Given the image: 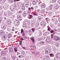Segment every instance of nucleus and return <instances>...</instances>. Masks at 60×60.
<instances>
[{
	"label": "nucleus",
	"mask_w": 60,
	"mask_h": 60,
	"mask_svg": "<svg viewBox=\"0 0 60 60\" xmlns=\"http://www.w3.org/2000/svg\"><path fill=\"white\" fill-rule=\"evenodd\" d=\"M33 16H38V15L36 14L34 12L33 14Z\"/></svg>",
	"instance_id": "obj_31"
},
{
	"label": "nucleus",
	"mask_w": 60,
	"mask_h": 60,
	"mask_svg": "<svg viewBox=\"0 0 60 60\" xmlns=\"http://www.w3.org/2000/svg\"><path fill=\"white\" fill-rule=\"evenodd\" d=\"M7 30L8 31V32H10L11 31V29L9 28H7Z\"/></svg>",
	"instance_id": "obj_34"
},
{
	"label": "nucleus",
	"mask_w": 60,
	"mask_h": 60,
	"mask_svg": "<svg viewBox=\"0 0 60 60\" xmlns=\"http://www.w3.org/2000/svg\"><path fill=\"white\" fill-rule=\"evenodd\" d=\"M45 20L46 22H48V21H49H49H50V20L49 19V18H46Z\"/></svg>",
	"instance_id": "obj_20"
},
{
	"label": "nucleus",
	"mask_w": 60,
	"mask_h": 60,
	"mask_svg": "<svg viewBox=\"0 0 60 60\" xmlns=\"http://www.w3.org/2000/svg\"><path fill=\"white\" fill-rule=\"evenodd\" d=\"M30 39L32 40L33 42H34V38H30Z\"/></svg>",
	"instance_id": "obj_25"
},
{
	"label": "nucleus",
	"mask_w": 60,
	"mask_h": 60,
	"mask_svg": "<svg viewBox=\"0 0 60 60\" xmlns=\"http://www.w3.org/2000/svg\"><path fill=\"white\" fill-rule=\"evenodd\" d=\"M11 10H14V6H11L10 7Z\"/></svg>",
	"instance_id": "obj_18"
},
{
	"label": "nucleus",
	"mask_w": 60,
	"mask_h": 60,
	"mask_svg": "<svg viewBox=\"0 0 60 60\" xmlns=\"http://www.w3.org/2000/svg\"><path fill=\"white\" fill-rule=\"evenodd\" d=\"M6 52L5 51H3L1 52V56H3V55H4V54H5Z\"/></svg>",
	"instance_id": "obj_16"
},
{
	"label": "nucleus",
	"mask_w": 60,
	"mask_h": 60,
	"mask_svg": "<svg viewBox=\"0 0 60 60\" xmlns=\"http://www.w3.org/2000/svg\"><path fill=\"white\" fill-rule=\"evenodd\" d=\"M1 12L2 13H3L4 12V11L3 10H2Z\"/></svg>",
	"instance_id": "obj_60"
},
{
	"label": "nucleus",
	"mask_w": 60,
	"mask_h": 60,
	"mask_svg": "<svg viewBox=\"0 0 60 60\" xmlns=\"http://www.w3.org/2000/svg\"><path fill=\"white\" fill-rule=\"evenodd\" d=\"M12 34L13 33L11 32L9 33L8 34V38H10L11 37H12Z\"/></svg>",
	"instance_id": "obj_4"
},
{
	"label": "nucleus",
	"mask_w": 60,
	"mask_h": 60,
	"mask_svg": "<svg viewBox=\"0 0 60 60\" xmlns=\"http://www.w3.org/2000/svg\"><path fill=\"white\" fill-rule=\"evenodd\" d=\"M26 15H25L24 14H23V17H25Z\"/></svg>",
	"instance_id": "obj_63"
},
{
	"label": "nucleus",
	"mask_w": 60,
	"mask_h": 60,
	"mask_svg": "<svg viewBox=\"0 0 60 60\" xmlns=\"http://www.w3.org/2000/svg\"><path fill=\"white\" fill-rule=\"evenodd\" d=\"M38 1V0H34L32 2V3L33 4L36 5V3Z\"/></svg>",
	"instance_id": "obj_5"
},
{
	"label": "nucleus",
	"mask_w": 60,
	"mask_h": 60,
	"mask_svg": "<svg viewBox=\"0 0 60 60\" xmlns=\"http://www.w3.org/2000/svg\"><path fill=\"white\" fill-rule=\"evenodd\" d=\"M58 8V5L56 4L55 6H54L53 9L55 11H56V10H57Z\"/></svg>",
	"instance_id": "obj_3"
},
{
	"label": "nucleus",
	"mask_w": 60,
	"mask_h": 60,
	"mask_svg": "<svg viewBox=\"0 0 60 60\" xmlns=\"http://www.w3.org/2000/svg\"><path fill=\"white\" fill-rule=\"evenodd\" d=\"M33 15H30L29 17V19H32L33 18Z\"/></svg>",
	"instance_id": "obj_21"
},
{
	"label": "nucleus",
	"mask_w": 60,
	"mask_h": 60,
	"mask_svg": "<svg viewBox=\"0 0 60 60\" xmlns=\"http://www.w3.org/2000/svg\"><path fill=\"white\" fill-rule=\"evenodd\" d=\"M56 0H52V2L53 3H54L56 2Z\"/></svg>",
	"instance_id": "obj_38"
},
{
	"label": "nucleus",
	"mask_w": 60,
	"mask_h": 60,
	"mask_svg": "<svg viewBox=\"0 0 60 60\" xmlns=\"http://www.w3.org/2000/svg\"><path fill=\"white\" fill-rule=\"evenodd\" d=\"M9 1L11 3H12L13 2V0H9Z\"/></svg>",
	"instance_id": "obj_41"
},
{
	"label": "nucleus",
	"mask_w": 60,
	"mask_h": 60,
	"mask_svg": "<svg viewBox=\"0 0 60 60\" xmlns=\"http://www.w3.org/2000/svg\"><path fill=\"white\" fill-rule=\"evenodd\" d=\"M23 27H26V26L25 25V24H24V23H23Z\"/></svg>",
	"instance_id": "obj_50"
},
{
	"label": "nucleus",
	"mask_w": 60,
	"mask_h": 60,
	"mask_svg": "<svg viewBox=\"0 0 60 60\" xmlns=\"http://www.w3.org/2000/svg\"><path fill=\"white\" fill-rule=\"evenodd\" d=\"M9 16H11V15H12V13H11V12H9Z\"/></svg>",
	"instance_id": "obj_44"
},
{
	"label": "nucleus",
	"mask_w": 60,
	"mask_h": 60,
	"mask_svg": "<svg viewBox=\"0 0 60 60\" xmlns=\"http://www.w3.org/2000/svg\"><path fill=\"white\" fill-rule=\"evenodd\" d=\"M57 3L60 5V0H58L57 1Z\"/></svg>",
	"instance_id": "obj_51"
},
{
	"label": "nucleus",
	"mask_w": 60,
	"mask_h": 60,
	"mask_svg": "<svg viewBox=\"0 0 60 60\" xmlns=\"http://www.w3.org/2000/svg\"><path fill=\"white\" fill-rule=\"evenodd\" d=\"M31 30L33 32V33H34V28H32Z\"/></svg>",
	"instance_id": "obj_45"
},
{
	"label": "nucleus",
	"mask_w": 60,
	"mask_h": 60,
	"mask_svg": "<svg viewBox=\"0 0 60 60\" xmlns=\"http://www.w3.org/2000/svg\"><path fill=\"white\" fill-rule=\"evenodd\" d=\"M45 57H46L47 58H49V56H46Z\"/></svg>",
	"instance_id": "obj_62"
},
{
	"label": "nucleus",
	"mask_w": 60,
	"mask_h": 60,
	"mask_svg": "<svg viewBox=\"0 0 60 60\" xmlns=\"http://www.w3.org/2000/svg\"><path fill=\"white\" fill-rule=\"evenodd\" d=\"M41 7L42 9L45 8L46 7V5L44 4H42L41 5Z\"/></svg>",
	"instance_id": "obj_8"
},
{
	"label": "nucleus",
	"mask_w": 60,
	"mask_h": 60,
	"mask_svg": "<svg viewBox=\"0 0 60 60\" xmlns=\"http://www.w3.org/2000/svg\"><path fill=\"white\" fill-rule=\"evenodd\" d=\"M52 12H49V13L48 14L49 15H51L52 14Z\"/></svg>",
	"instance_id": "obj_40"
},
{
	"label": "nucleus",
	"mask_w": 60,
	"mask_h": 60,
	"mask_svg": "<svg viewBox=\"0 0 60 60\" xmlns=\"http://www.w3.org/2000/svg\"><path fill=\"white\" fill-rule=\"evenodd\" d=\"M6 58H4L3 59V60H6Z\"/></svg>",
	"instance_id": "obj_57"
},
{
	"label": "nucleus",
	"mask_w": 60,
	"mask_h": 60,
	"mask_svg": "<svg viewBox=\"0 0 60 60\" xmlns=\"http://www.w3.org/2000/svg\"><path fill=\"white\" fill-rule=\"evenodd\" d=\"M4 50L6 53V52H8V50L6 48H5V49H4Z\"/></svg>",
	"instance_id": "obj_30"
},
{
	"label": "nucleus",
	"mask_w": 60,
	"mask_h": 60,
	"mask_svg": "<svg viewBox=\"0 0 60 60\" xmlns=\"http://www.w3.org/2000/svg\"><path fill=\"white\" fill-rule=\"evenodd\" d=\"M50 53V50L49 49H48L46 51H45V54L48 55Z\"/></svg>",
	"instance_id": "obj_6"
},
{
	"label": "nucleus",
	"mask_w": 60,
	"mask_h": 60,
	"mask_svg": "<svg viewBox=\"0 0 60 60\" xmlns=\"http://www.w3.org/2000/svg\"><path fill=\"white\" fill-rule=\"evenodd\" d=\"M57 22H58V21H57V20H56L55 21V23H57Z\"/></svg>",
	"instance_id": "obj_61"
},
{
	"label": "nucleus",
	"mask_w": 60,
	"mask_h": 60,
	"mask_svg": "<svg viewBox=\"0 0 60 60\" xmlns=\"http://www.w3.org/2000/svg\"><path fill=\"white\" fill-rule=\"evenodd\" d=\"M11 10L12 13H15V10H14V9Z\"/></svg>",
	"instance_id": "obj_33"
},
{
	"label": "nucleus",
	"mask_w": 60,
	"mask_h": 60,
	"mask_svg": "<svg viewBox=\"0 0 60 60\" xmlns=\"http://www.w3.org/2000/svg\"><path fill=\"white\" fill-rule=\"evenodd\" d=\"M41 25L43 26H45L46 25V23L44 22H41Z\"/></svg>",
	"instance_id": "obj_7"
},
{
	"label": "nucleus",
	"mask_w": 60,
	"mask_h": 60,
	"mask_svg": "<svg viewBox=\"0 0 60 60\" xmlns=\"http://www.w3.org/2000/svg\"><path fill=\"white\" fill-rule=\"evenodd\" d=\"M19 1V0H14V2H16V1Z\"/></svg>",
	"instance_id": "obj_56"
},
{
	"label": "nucleus",
	"mask_w": 60,
	"mask_h": 60,
	"mask_svg": "<svg viewBox=\"0 0 60 60\" xmlns=\"http://www.w3.org/2000/svg\"><path fill=\"white\" fill-rule=\"evenodd\" d=\"M42 39H43V38H38V40L39 41H40L42 40Z\"/></svg>",
	"instance_id": "obj_35"
},
{
	"label": "nucleus",
	"mask_w": 60,
	"mask_h": 60,
	"mask_svg": "<svg viewBox=\"0 0 60 60\" xmlns=\"http://www.w3.org/2000/svg\"><path fill=\"white\" fill-rule=\"evenodd\" d=\"M17 4L18 5V6H19V5L20 4H19V3H17Z\"/></svg>",
	"instance_id": "obj_58"
},
{
	"label": "nucleus",
	"mask_w": 60,
	"mask_h": 60,
	"mask_svg": "<svg viewBox=\"0 0 60 60\" xmlns=\"http://www.w3.org/2000/svg\"><path fill=\"white\" fill-rule=\"evenodd\" d=\"M56 57L57 58L59 59L60 58V53H57L56 55Z\"/></svg>",
	"instance_id": "obj_10"
},
{
	"label": "nucleus",
	"mask_w": 60,
	"mask_h": 60,
	"mask_svg": "<svg viewBox=\"0 0 60 60\" xmlns=\"http://www.w3.org/2000/svg\"><path fill=\"white\" fill-rule=\"evenodd\" d=\"M14 50H15V52H17V49L15 48H14Z\"/></svg>",
	"instance_id": "obj_49"
},
{
	"label": "nucleus",
	"mask_w": 60,
	"mask_h": 60,
	"mask_svg": "<svg viewBox=\"0 0 60 60\" xmlns=\"http://www.w3.org/2000/svg\"><path fill=\"white\" fill-rule=\"evenodd\" d=\"M22 41H19V45H20L21 46L22 45Z\"/></svg>",
	"instance_id": "obj_39"
},
{
	"label": "nucleus",
	"mask_w": 60,
	"mask_h": 60,
	"mask_svg": "<svg viewBox=\"0 0 60 60\" xmlns=\"http://www.w3.org/2000/svg\"><path fill=\"white\" fill-rule=\"evenodd\" d=\"M17 18L19 20H20V21H21V20H22V18H21V17L20 15L18 16L17 17Z\"/></svg>",
	"instance_id": "obj_12"
},
{
	"label": "nucleus",
	"mask_w": 60,
	"mask_h": 60,
	"mask_svg": "<svg viewBox=\"0 0 60 60\" xmlns=\"http://www.w3.org/2000/svg\"><path fill=\"white\" fill-rule=\"evenodd\" d=\"M3 35L2 38V40H6V36L5 35Z\"/></svg>",
	"instance_id": "obj_17"
},
{
	"label": "nucleus",
	"mask_w": 60,
	"mask_h": 60,
	"mask_svg": "<svg viewBox=\"0 0 60 60\" xmlns=\"http://www.w3.org/2000/svg\"><path fill=\"white\" fill-rule=\"evenodd\" d=\"M59 43H56L55 44V45L56 46H59Z\"/></svg>",
	"instance_id": "obj_42"
},
{
	"label": "nucleus",
	"mask_w": 60,
	"mask_h": 60,
	"mask_svg": "<svg viewBox=\"0 0 60 60\" xmlns=\"http://www.w3.org/2000/svg\"><path fill=\"white\" fill-rule=\"evenodd\" d=\"M41 45H43L44 44V41H41L40 42Z\"/></svg>",
	"instance_id": "obj_24"
},
{
	"label": "nucleus",
	"mask_w": 60,
	"mask_h": 60,
	"mask_svg": "<svg viewBox=\"0 0 60 60\" xmlns=\"http://www.w3.org/2000/svg\"><path fill=\"white\" fill-rule=\"evenodd\" d=\"M16 58V57L15 56H14L12 57V58L13 59V60H15V59Z\"/></svg>",
	"instance_id": "obj_32"
},
{
	"label": "nucleus",
	"mask_w": 60,
	"mask_h": 60,
	"mask_svg": "<svg viewBox=\"0 0 60 60\" xmlns=\"http://www.w3.org/2000/svg\"><path fill=\"white\" fill-rule=\"evenodd\" d=\"M55 30L57 31V32H60V29H58L57 30L55 29Z\"/></svg>",
	"instance_id": "obj_36"
},
{
	"label": "nucleus",
	"mask_w": 60,
	"mask_h": 60,
	"mask_svg": "<svg viewBox=\"0 0 60 60\" xmlns=\"http://www.w3.org/2000/svg\"><path fill=\"white\" fill-rule=\"evenodd\" d=\"M60 40V38L58 37H57V41H59V40Z\"/></svg>",
	"instance_id": "obj_48"
},
{
	"label": "nucleus",
	"mask_w": 60,
	"mask_h": 60,
	"mask_svg": "<svg viewBox=\"0 0 60 60\" xmlns=\"http://www.w3.org/2000/svg\"><path fill=\"white\" fill-rule=\"evenodd\" d=\"M46 42L47 43H49V41H46Z\"/></svg>",
	"instance_id": "obj_53"
},
{
	"label": "nucleus",
	"mask_w": 60,
	"mask_h": 60,
	"mask_svg": "<svg viewBox=\"0 0 60 60\" xmlns=\"http://www.w3.org/2000/svg\"><path fill=\"white\" fill-rule=\"evenodd\" d=\"M43 60H48L47 58L45 57H44L43 58Z\"/></svg>",
	"instance_id": "obj_47"
},
{
	"label": "nucleus",
	"mask_w": 60,
	"mask_h": 60,
	"mask_svg": "<svg viewBox=\"0 0 60 60\" xmlns=\"http://www.w3.org/2000/svg\"><path fill=\"white\" fill-rule=\"evenodd\" d=\"M14 24L15 26H19V21L17 19L15 20V21L14 22Z\"/></svg>",
	"instance_id": "obj_2"
},
{
	"label": "nucleus",
	"mask_w": 60,
	"mask_h": 60,
	"mask_svg": "<svg viewBox=\"0 0 60 60\" xmlns=\"http://www.w3.org/2000/svg\"><path fill=\"white\" fill-rule=\"evenodd\" d=\"M25 3L26 4H25L26 6L27 7V6H26V5H28V1L27 0H26V1Z\"/></svg>",
	"instance_id": "obj_13"
},
{
	"label": "nucleus",
	"mask_w": 60,
	"mask_h": 60,
	"mask_svg": "<svg viewBox=\"0 0 60 60\" xmlns=\"http://www.w3.org/2000/svg\"><path fill=\"white\" fill-rule=\"evenodd\" d=\"M36 25L37 26H38L39 25V24H36Z\"/></svg>",
	"instance_id": "obj_54"
},
{
	"label": "nucleus",
	"mask_w": 60,
	"mask_h": 60,
	"mask_svg": "<svg viewBox=\"0 0 60 60\" xmlns=\"http://www.w3.org/2000/svg\"><path fill=\"white\" fill-rule=\"evenodd\" d=\"M53 7V5H50L49 7H48V10H51L52 9V7Z\"/></svg>",
	"instance_id": "obj_15"
},
{
	"label": "nucleus",
	"mask_w": 60,
	"mask_h": 60,
	"mask_svg": "<svg viewBox=\"0 0 60 60\" xmlns=\"http://www.w3.org/2000/svg\"><path fill=\"white\" fill-rule=\"evenodd\" d=\"M4 34V33L3 32V31L2 30H0V35H3Z\"/></svg>",
	"instance_id": "obj_22"
},
{
	"label": "nucleus",
	"mask_w": 60,
	"mask_h": 60,
	"mask_svg": "<svg viewBox=\"0 0 60 60\" xmlns=\"http://www.w3.org/2000/svg\"><path fill=\"white\" fill-rule=\"evenodd\" d=\"M50 55L51 57H53L54 56V54L52 53L50 54Z\"/></svg>",
	"instance_id": "obj_29"
},
{
	"label": "nucleus",
	"mask_w": 60,
	"mask_h": 60,
	"mask_svg": "<svg viewBox=\"0 0 60 60\" xmlns=\"http://www.w3.org/2000/svg\"><path fill=\"white\" fill-rule=\"evenodd\" d=\"M34 7H32L31 8H29L28 9V11H27V13H30L32 11H34Z\"/></svg>",
	"instance_id": "obj_1"
},
{
	"label": "nucleus",
	"mask_w": 60,
	"mask_h": 60,
	"mask_svg": "<svg viewBox=\"0 0 60 60\" xmlns=\"http://www.w3.org/2000/svg\"><path fill=\"white\" fill-rule=\"evenodd\" d=\"M39 54V52H36L35 53V55H36L37 54Z\"/></svg>",
	"instance_id": "obj_59"
},
{
	"label": "nucleus",
	"mask_w": 60,
	"mask_h": 60,
	"mask_svg": "<svg viewBox=\"0 0 60 60\" xmlns=\"http://www.w3.org/2000/svg\"><path fill=\"white\" fill-rule=\"evenodd\" d=\"M2 28L3 30H5L6 28V26H3L2 27Z\"/></svg>",
	"instance_id": "obj_23"
},
{
	"label": "nucleus",
	"mask_w": 60,
	"mask_h": 60,
	"mask_svg": "<svg viewBox=\"0 0 60 60\" xmlns=\"http://www.w3.org/2000/svg\"><path fill=\"white\" fill-rule=\"evenodd\" d=\"M40 12L41 14H44L45 13V11L44 10H41L40 11Z\"/></svg>",
	"instance_id": "obj_11"
},
{
	"label": "nucleus",
	"mask_w": 60,
	"mask_h": 60,
	"mask_svg": "<svg viewBox=\"0 0 60 60\" xmlns=\"http://www.w3.org/2000/svg\"><path fill=\"white\" fill-rule=\"evenodd\" d=\"M7 23L8 25H11V20H10L9 21H8L7 22Z\"/></svg>",
	"instance_id": "obj_14"
},
{
	"label": "nucleus",
	"mask_w": 60,
	"mask_h": 60,
	"mask_svg": "<svg viewBox=\"0 0 60 60\" xmlns=\"http://www.w3.org/2000/svg\"><path fill=\"white\" fill-rule=\"evenodd\" d=\"M23 24H28V21H25V22H23Z\"/></svg>",
	"instance_id": "obj_27"
},
{
	"label": "nucleus",
	"mask_w": 60,
	"mask_h": 60,
	"mask_svg": "<svg viewBox=\"0 0 60 60\" xmlns=\"http://www.w3.org/2000/svg\"><path fill=\"white\" fill-rule=\"evenodd\" d=\"M32 52L33 54H35V52H34V51H32Z\"/></svg>",
	"instance_id": "obj_64"
},
{
	"label": "nucleus",
	"mask_w": 60,
	"mask_h": 60,
	"mask_svg": "<svg viewBox=\"0 0 60 60\" xmlns=\"http://www.w3.org/2000/svg\"><path fill=\"white\" fill-rule=\"evenodd\" d=\"M57 37H55L54 38V40H55V41H57Z\"/></svg>",
	"instance_id": "obj_28"
},
{
	"label": "nucleus",
	"mask_w": 60,
	"mask_h": 60,
	"mask_svg": "<svg viewBox=\"0 0 60 60\" xmlns=\"http://www.w3.org/2000/svg\"><path fill=\"white\" fill-rule=\"evenodd\" d=\"M49 40H50V38H47L46 40V41H49Z\"/></svg>",
	"instance_id": "obj_37"
},
{
	"label": "nucleus",
	"mask_w": 60,
	"mask_h": 60,
	"mask_svg": "<svg viewBox=\"0 0 60 60\" xmlns=\"http://www.w3.org/2000/svg\"><path fill=\"white\" fill-rule=\"evenodd\" d=\"M25 6L24 5H23L22 7V10H23V11H24V10H25Z\"/></svg>",
	"instance_id": "obj_19"
},
{
	"label": "nucleus",
	"mask_w": 60,
	"mask_h": 60,
	"mask_svg": "<svg viewBox=\"0 0 60 60\" xmlns=\"http://www.w3.org/2000/svg\"><path fill=\"white\" fill-rule=\"evenodd\" d=\"M50 27H49L48 28V29L47 30H48V31H50Z\"/></svg>",
	"instance_id": "obj_55"
},
{
	"label": "nucleus",
	"mask_w": 60,
	"mask_h": 60,
	"mask_svg": "<svg viewBox=\"0 0 60 60\" xmlns=\"http://www.w3.org/2000/svg\"><path fill=\"white\" fill-rule=\"evenodd\" d=\"M54 30H52L50 31V33H54Z\"/></svg>",
	"instance_id": "obj_52"
},
{
	"label": "nucleus",
	"mask_w": 60,
	"mask_h": 60,
	"mask_svg": "<svg viewBox=\"0 0 60 60\" xmlns=\"http://www.w3.org/2000/svg\"><path fill=\"white\" fill-rule=\"evenodd\" d=\"M27 14H28V13H24L23 14H24V15L26 16V15H27Z\"/></svg>",
	"instance_id": "obj_43"
},
{
	"label": "nucleus",
	"mask_w": 60,
	"mask_h": 60,
	"mask_svg": "<svg viewBox=\"0 0 60 60\" xmlns=\"http://www.w3.org/2000/svg\"><path fill=\"white\" fill-rule=\"evenodd\" d=\"M38 45V46L39 47H40L41 46V44L40 42H39L37 44Z\"/></svg>",
	"instance_id": "obj_26"
},
{
	"label": "nucleus",
	"mask_w": 60,
	"mask_h": 60,
	"mask_svg": "<svg viewBox=\"0 0 60 60\" xmlns=\"http://www.w3.org/2000/svg\"><path fill=\"white\" fill-rule=\"evenodd\" d=\"M23 31H24V30H23V29H22L21 30V33L22 34L23 32Z\"/></svg>",
	"instance_id": "obj_46"
},
{
	"label": "nucleus",
	"mask_w": 60,
	"mask_h": 60,
	"mask_svg": "<svg viewBox=\"0 0 60 60\" xmlns=\"http://www.w3.org/2000/svg\"><path fill=\"white\" fill-rule=\"evenodd\" d=\"M8 49L9 50L10 52H12L13 51V48L11 47H10L8 48Z\"/></svg>",
	"instance_id": "obj_9"
}]
</instances>
